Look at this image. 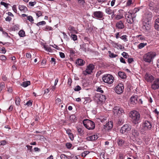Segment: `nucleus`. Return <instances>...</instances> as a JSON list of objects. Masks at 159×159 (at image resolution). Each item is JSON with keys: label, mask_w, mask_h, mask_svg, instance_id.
I'll use <instances>...</instances> for the list:
<instances>
[{"label": "nucleus", "mask_w": 159, "mask_h": 159, "mask_svg": "<svg viewBox=\"0 0 159 159\" xmlns=\"http://www.w3.org/2000/svg\"><path fill=\"white\" fill-rule=\"evenodd\" d=\"M56 102L57 103H58L59 104H60L61 102V100L60 98H57L56 100Z\"/></svg>", "instance_id": "obj_59"}, {"label": "nucleus", "mask_w": 159, "mask_h": 159, "mask_svg": "<svg viewBox=\"0 0 159 159\" xmlns=\"http://www.w3.org/2000/svg\"><path fill=\"white\" fill-rule=\"evenodd\" d=\"M30 81H27L26 82H24L23 84L21 85L24 87H26L28 85H30Z\"/></svg>", "instance_id": "obj_31"}, {"label": "nucleus", "mask_w": 159, "mask_h": 159, "mask_svg": "<svg viewBox=\"0 0 159 159\" xmlns=\"http://www.w3.org/2000/svg\"><path fill=\"white\" fill-rule=\"evenodd\" d=\"M26 147H27L28 149L30 151V152L32 151V146H29V145H27Z\"/></svg>", "instance_id": "obj_58"}, {"label": "nucleus", "mask_w": 159, "mask_h": 159, "mask_svg": "<svg viewBox=\"0 0 159 159\" xmlns=\"http://www.w3.org/2000/svg\"><path fill=\"white\" fill-rule=\"evenodd\" d=\"M145 78L146 81L150 82L153 80L154 79V77L152 75L147 73H146L145 75Z\"/></svg>", "instance_id": "obj_15"}, {"label": "nucleus", "mask_w": 159, "mask_h": 159, "mask_svg": "<svg viewBox=\"0 0 159 159\" xmlns=\"http://www.w3.org/2000/svg\"><path fill=\"white\" fill-rule=\"evenodd\" d=\"M124 89L123 84H120L116 87L115 91L117 94H120L123 92Z\"/></svg>", "instance_id": "obj_8"}, {"label": "nucleus", "mask_w": 159, "mask_h": 159, "mask_svg": "<svg viewBox=\"0 0 159 159\" xmlns=\"http://www.w3.org/2000/svg\"><path fill=\"white\" fill-rule=\"evenodd\" d=\"M20 98L17 97L16 98V104L18 106L20 104Z\"/></svg>", "instance_id": "obj_37"}, {"label": "nucleus", "mask_w": 159, "mask_h": 159, "mask_svg": "<svg viewBox=\"0 0 159 159\" xmlns=\"http://www.w3.org/2000/svg\"><path fill=\"white\" fill-rule=\"evenodd\" d=\"M72 83V80L70 78H69L68 79V84L69 86L71 85V84Z\"/></svg>", "instance_id": "obj_57"}, {"label": "nucleus", "mask_w": 159, "mask_h": 159, "mask_svg": "<svg viewBox=\"0 0 159 159\" xmlns=\"http://www.w3.org/2000/svg\"><path fill=\"white\" fill-rule=\"evenodd\" d=\"M1 4L3 5L5 7L7 8L8 6L9 5L8 3H7L5 2H1Z\"/></svg>", "instance_id": "obj_47"}, {"label": "nucleus", "mask_w": 159, "mask_h": 159, "mask_svg": "<svg viewBox=\"0 0 159 159\" xmlns=\"http://www.w3.org/2000/svg\"><path fill=\"white\" fill-rule=\"evenodd\" d=\"M89 153V152L88 151H84L81 153V156L82 157H85Z\"/></svg>", "instance_id": "obj_36"}, {"label": "nucleus", "mask_w": 159, "mask_h": 159, "mask_svg": "<svg viewBox=\"0 0 159 159\" xmlns=\"http://www.w3.org/2000/svg\"><path fill=\"white\" fill-rule=\"evenodd\" d=\"M1 145H4L6 143V141L5 140H2L0 142Z\"/></svg>", "instance_id": "obj_60"}, {"label": "nucleus", "mask_w": 159, "mask_h": 159, "mask_svg": "<svg viewBox=\"0 0 159 159\" xmlns=\"http://www.w3.org/2000/svg\"><path fill=\"white\" fill-rule=\"evenodd\" d=\"M94 68V65L91 64H90L87 66L85 72L87 74H90L92 72Z\"/></svg>", "instance_id": "obj_13"}, {"label": "nucleus", "mask_w": 159, "mask_h": 159, "mask_svg": "<svg viewBox=\"0 0 159 159\" xmlns=\"http://www.w3.org/2000/svg\"><path fill=\"white\" fill-rule=\"evenodd\" d=\"M125 140L121 139L118 138L117 139V143L119 146H122L125 143Z\"/></svg>", "instance_id": "obj_22"}, {"label": "nucleus", "mask_w": 159, "mask_h": 159, "mask_svg": "<svg viewBox=\"0 0 159 159\" xmlns=\"http://www.w3.org/2000/svg\"><path fill=\"white\" fill-rule=\"evenodd\" d=\"M59 55L60 57L62 58H64L65 57V55L62 52H60Z\"/></svg>", "instance_id": "obj_54"}, {"label": "nucleus", "mask_w": 159, "mask_h": 159, "mask_svg": "<svg viewBox=\"0 0 159 159\" xmlns=\"http://www.w3.org/2000/svg\"><path fill=\"white\" fill-rule=\"evenodd\" d=\"M125 19L127 22L129 24H132L133 23V20L131 19V13L129 12H126L125 15Z\"/></svg>", "instance_id": "obj_11"}, {"label": "nucleus", "mask_w": 159, "mask_h": 159, "mask_svg": "<svg viewBox=\"0 0 159 159\" xmlns=\"http://www.w3.org/2000/svg\"><path fill=\"white\" fill-rule=\"evenodd\" d=\"M123 17V16L122 15H117L116 16L115 18L117 20H119L122 18Z\"/></svg>", "instance_id": "obj_48"}, {"label": "nucleus", "mask_w": 159, "mask_h": 159, "mask_svg": "<svg viewBox=\"0 0 159 159\" xmlns=\"http://www.w3.org/2000/svg\"><path fill=\"white\" fill-rule=\"evenodd\" d=\"M143 29L146 30V31L150 29V26L146 23H143Z\"/></svg>", "instance_id": "obj_25"}, {"label": "nucleus", "mask_w": 159, "mask_h": 159, "mask_svg": "<svg viewBox=\"0 0 159 159\" xmlns=\"http://www.w3.org/2000/svg\"><path fill=\"white\" fill-rule=\"evenodd\" d=\"M118 75L122 79H124L126 77V75L124 72L121 71H119L118 73Z\"/></svg>", "instance_id": "obj_24"}, {"label": "nucleus", "mask_w": 159, "mask_h": 159, "mask_svg": "<svg viewBox=\"0 0 159 159\" xmlns=\"http://www.w3.org/2000/svg\"><path fill=\"white\" fill-rule=\"evenodd\" d=\"M94 99L97 102L98 104H100L105 102L106 98L105 95L97 93L95 94L94 97Z\"/></svg>", "instance_id": "obj_4"}, {"label": "nucleus", "mask_w": 159, "mask_h": 159, "mask_svg": "<svg viewBox=\"0 0 159 159\" xmlns=\"http://www.w3.org/2000/svg\"><path fill=\"white\" fill-rule=\"evenodd\" d=\"M108 53L109 54V56L111 58H114L116 57L117 55L116 54H114L113 53H111V51H108Z\"/></svg>", "instance_id": "obj_35"}, {"label": "nucleus", "mask_w": 159, "mask_h": 159, "mask_svg": "<svg viewBox=\"0 0 159 159\" xmlns=\"http://www.w3.org/2000/svg\"><path fill=\"white\" fill-rule=\"evenodd\" d=\"M126 37L127 36L126 35H123L121 37H120V38L121 39L124 40L125 41H126L127 40Z\"/></svg>", "instance_id": "obj_51"}, {"label": "nucleus", "mask_w": 159, "mask_h": 159, "mask_svg": "<svg viewBox=\"0 0 159 159\" xmlns=\"http://www.w3.org/2000/svg\"><path fill=\"white\" fill-rule=\"evenodd\" d=\"M32 105V103L30 100L28 101L26 103V105L28 106H31Z\"/></svg>", "instance_id": "obj_56"}, {"label": "nucleus", "mask_w": 159, "mask_h": 159, "mask_svg": "<svg viewBox=\"0 0 159 159\" xmlns=\"http://www.w3.org/2000/svg\"><path fill=\"white\" fill-rule=\"evenodd\" d=\"M11 20V18L9 16H7L5 19L6 21H10Z\"/></svg>", "instance_id": "obj_64"}, {"label": "nucleus", "mask_w": 159, "mask_h": 159, "mask_svg": "<svg viewBox=\"0 0 159 159\" xmlns=\"http://www.w3.org/2000/svg\"><path fill=\"white\" fill-rule=\"evenodd\" d=\"M12 9L15 12H17V10L16 8V5H14L12 7Z\"/></svg>", "instance_id": "obj_52"}, {"label": "nucleus", "mask_w": 159, "mask_h": 159, "mask_svg": "<svg viewBox=\"0 0 159 159\" xmlns=\"http://www.w3.org/2000/svg\"><path fill=\"white\" fill-rule=\"evenodd\" d=\"M61 159H68L67 157L64 154H61L60 156Z\"/></svg>", "instance_id": "obj_46"}, {"label": "nucleus", "mask_w": 159, "mask_h": 159, "mask_svg": "<svg viewBox=\"0 0 159 159\" xmlns=\"http://www.w3.org/2000/svg\"><path fill=\"white\" fill-rule=\"evenodd\" d=\"M71 37L74 41H75L77 40V36L75 34H71Z\"/></svg>", "instance_id": "obj_40"}, {"label": "nucleus", "mask_w": 159, "mask_h": 159, "mask_svg": "<svg viewBox=\"0 0 159 159\" xmlns=\"http://www.w3.org/2000/svg\"><path fill=\"white\" fill-rule=\"evenodd\" d=\"M144 17L147 20L148 22L152 19V13L150 12H147L144 14Z\"/></svg>", "instance_id": "obj_17"}, {"label": "nucleus", "mask_w": 159, "mask_h": 159, "mask_svg": "<svg viewBox=\"0 0 159 159\" xmlns=\"http://www.w3.org/2000/svg\"><path fill=\"white\" fill-rule=\"evenodd\" d=\"M85 63V61L81 59L78 58L76 61V64L79 66H83Z\"/></svg>", "instance_id": "obj_18"}, {"label": "nucleus", "mask_w": 159, "mask_h": 159, "mask_svg": "<svg viewBox=\"0 0 159 159\" xmlns=\"http://www.w3.org/2000/svg\"><path fill=\"white\" fill-rule=\"evenodd\" d=\"M44 49L47 51L51 52L52 50L50 46L47 45H44L43 46Z\"/></svg>", "instance_id": "obj_29"}, {"label": "nucleus", "mask_w": 159, "mask_h": 159, "mask_svg": "<svg viewBox=\"0 0 159 159\" xmlns=\"http://www.w3.org/2000/svg\"><path fill=\"white\" fill-rule=\"evenodd\" d=\"M69 30L71 31V33H77V31L76 30H75V28L72 26H70L68 28Z\"/></svg>", "instance_id": "obj_30"}, {"label": "nucleus", "mask_w": 159, "mask_h": 159, "mask_svg": "<svg viewBox=\"0 0 159 159\" xmlns=\"http://www.w3.org/2000/svg\"><path fill=\"white\" fill-rule=\"evenodd\" d=\"M105 11L106 13L108 14H112V15H113L114 14V11H113L112 10L109 8H107L106 9Z\"/></svg>", "instance_id": "obj_27"}, {"label": "nucleus", "mask_w": 159, "mask_h": 159, "mask_svg": "<svg viewBox=\"0 0 159 159\" xmlns=\"http://www.w3.org/2000/svg\"><path fill=\"white\" fill-rule=\"evenodd\" d=\"M146 45V43H140L138 46L139 48L141 49L144 47Z\"/></svg>", "instance_id": "obj_39"}, {"label": "nucleus", "mask_w": 159, "mask_h": 159, "mask_svg": "<svg viewBox=\"0 0 159 159\" xmlns=\"http://www.w3.org/2000/svg\"><path fill=\"white\" fill-rule=\"evenodd\" d=\"M36 15L38 17H39L41 16L42 15V13L40 11H37V12L36 13Z\"/></svg>", "instance_id": "obj_53"}, {"label": "nucleus", "mask_w": 159, "mask_h": 159, "mask_svg": "<svg viewBox=\"0 0 159 159\" xmlns=\"http://www.w3.org/2000/svg\"><path fill=\"white\" fill-rule=\"evenodd\" d=\"M132 1L131 0H128L127 2L126 5L127 6H129L132 3Z\"/></svg>", "instance_id": "obj_62"}, {"label": "nucleus", "mask_w": 159, "mask_h": 159, "mask_svg": "<svg viewBox=\"0 0 159 159\" xmlns=\"http://www.w3.org/2000/svg\"><path fill=\"white\" fill-rule=\"evenodd\" d=\"M116 27L119 29H122L124 27V24L122 21H120L116 24Z\"/></svg>", "instance_id": "obj_21"}, {"label": "nucleus", "mask_w": 159, "mask_h": 159, "mask_svg": "<svg viewBox=\"0 0 159 159\" xmlns=\"http://www.w3.org/2000/svg\"><path fill=\"white\" fill-rule=\"evenodd\" d=\"M6 57L4 55H1L0 56V59L2 61H5L6 60Z\"/></svg>", "instance_id": "obj_44"}, {"label": "nucleus", "mask_w": 159, "mask_h": 159, "mask_svg": "<svg viewBox=\"0 0 159 159\" xmlns=\"http://www.w3.org/2000/svg\"><path fill=\"white\" fill-rule=\"evenodd\" d=\"M154 27L155 29L158 30L159 28V24L156 23H155Z\"/></svg>", "instance_id": "obj_61"}, {"label": "nucleus", "mask_w": 159, "mask_h": 159, "mask_svg": "<svg viewBox=\"0 0 159 159\" xmlns=\"http://www.w3.org/2000/svg\"><path fill=\"white\" fill-rule=\"evenodd\" d=\"M114 113L117 116H120L124 114V110L122 108H119L118 107H115L113 110Z\"/></svg>", "instance_id": "obj_10"}, {"label": "nucleus", "mask_w": 159, "mask_h": 159, "mask_svg": "<svg viewBox=\"0 0 159 159\" xmlns=\"http://www.w3.org/2000/svg\"><path fill=\"white\" fill-rule=\"evenodd\" d=\"M77 129L78 132L80 135H82L83 134V130L81 128L79 127H77Z\"/></svg>", "instance_id": "obj_33"}, {"label": "nucleus", "mask_w": 159, "mask_h": 159, "mask_svg": "<svg viewBox=\"0 0 159 159\" xmlns=\"http://www.w3.org/2000/svg\"><path fill=\"white\" fill-rule=\"evenodd\" d=\"M129 116L134 124L136 125L140 122L141 120L140 115L137 111L135 110L130 111Z\"/></svg>", "instance_id": "obj_1"}, {"label": "nucleus", "mask_w": 159, "mask_h": 159, "mask_svg": "<svg viewBox=\"0 0 159 159\" xmlns=\"http://www.w3.org/2000/svg\"><path fill=\"white\" fill-rule=\"evenodd\" d=\"M5 87L4 84L3 82H2L0 85V92H1L2 89Z\"/></svg>", "instance_id": "obj_42"}, {"label": "nucleus", "mask_w": 159, "mask_h": 159, "mask_svg": "<svg viewBox=\"0 0 159 159\" xmlns=\"http://www.w3.org/2000/svg\"><path fill=\"white\" fill-rule=\"evenodd\" d=\"M102 79L104 82L108 84L112 83L114 80L113 76L110 74L105 75L102 77Z\"/></svg>", "instance_id": "obj_5"}, {"label": "nucleus", "mask_w": 159, "mask_h": 159, "mask_svg": "<svg viewBox=\"0 0 159 159\" xmlns=\"http://www.w3.org/2000/svg\"><path fill=\"white\" fill-rule=\"evenodd\" d=\"M69 120L72 122H75L77 118L75 115H72L70 116Z\"/></svg>", "instance_id": "obj_26"}, {"label": "nucleus", "mask_w": 159, "mask_h": 159, "mask_svg": "<svg viewBox=\"0 0 159 159\" xmlns=\"http://www.w3.org/2000/svg\"><path fill=\"white\" fill-rule=\"evenodd\" d=\"M128 62L129 63H131L134 60L133 58H129L128 59Z\"/></svg>", "instance_id": "obj_63"}, {"label": "nucleus", "mask_w": 159, "mask_h": 159, "mask_svg": "<svg viewBox=\"0 0 159 159\" xmlns=\"http://www.w3.org/2000/svg\"><path fill=\"white\" fill-rule=\"evenodd\" d=\"M78 4L81 6L84 7L85 4V0H77Z\"/></svg>", "instance_id": "obj_28"}, {"label": "nucleus", "mask_w": 159, "mask_h": 159, "mask_svg": "<svg viewBox=\"0 0 159 159\" xmlns=\"http://www.w3.org/2000/svg\"><path fill=\"white\" fill-rule=\"evenodd\" d=\"M122 55L123 57L125 58H127L129 57V55L128 53L125 52H123L122 53Z\"/></svg>", "instance_id": "obj_41"}, {"label": "nucleus", "mask_w": 159, "mask_h": 159, "mask_svg": "<svg viewBox=\"0 0 159 159\" xmlns=\"http://www.w3.org/2000/svg\"><path fill=\"white\" fill-rule=\"evenodd\" d=\"M19 35L21 37H23L25 36V32L23 30H20L18 33Z\"/></svg>", "instance_id": "obj_34"}, {"label": "nucleus", "mask_w": 159, "mask_h": 159, "mask_svg": "<svg viewBox=\"0 0 159 159\" xmlns=\"http://www.w3.org/2000/svg\"><path fill=\"white\" fill-rule=\"evenodd\" d=\"M94 16L98 19H101L104 16L103 13L101 11H96L93 13Z\"/></svg>", "instance_id": "obj_14"}, {"label": "nucleus", "mask_w": 159, "mask_h": 159, "mask_svg": "<svg viewBox=\"0 0 159 159\" xmlns=\"http://www.w3.org/2000/svg\"><path fill=\"white\" fill-rule=\"evenodd\" d=\"M72 144L69 143H67L66 144V146L68 149H70L72 146Z\"/></svg>", "instance_id": "obj_50"}, {"label": "nucleus", "mask_w": 159, "mask_h": 159, "mask_svg": "<svg viewBox=\"0 0 159 159\" xmlns=\"http://www.w3.org/2000/svg\"><path fill=\"white\" fill-rule=\"evenodd\" d=\"M130 100L131 103L133 104L136 103L138 102L137 96L131 97L130 98Z\"/></svg>", "instance_id": "obj_19"}, {"label": "nucleus", "mask_w": 159, "mask_h": 159, "mask_svg": "<svg viewBox=\"0 0 159 159\" xmlns=\"http://www.w3.org/2000/svg\"><path fill=\"white\" fill-rule=\"evenodd\" d=\"M142 127L144 130H150L152 127V125L150 122L145 121L142 124Z\"/></svg>", "instance_id": "obj_9"}, {"label": "nucleus", "mask_w": 159, "mask_h": 159, "mask_svg": "<svg viewBox=\"0 0 159 159\" xmlns=\"http://www.w3.org/2000/svg\"><path fill=\"white\" fill-rule=\"evenodd\" d=\"M84 126L89 130H92L95 128L94 123L92 121L88 120H84L83 122Z\"/></svg>", "instance_id": "obj_3"}, {"label": "nucleus", "mask_w": 159, "mask_h": 159, "mask_svg": "<svg viewBox=\"0 0 159 159\" xmlns=\"http://www.w3.org/2000/svg\"><path fill=\"white\" fill-rule=\"evenodd\" d=\"M131 126L126 124L123 125L121 127L120 131L121 134H126L130 131L131 129Z\"/></svg>", "instance_id": "obj_6"}, {"label": "nucleus", "mask_w": 159, "mask_h": 159, "mask_svg": "<svg viewBox=\"0 0 159 159\" xmlns=\"http://www.w3.org/2000/svg\"><path fill=\"white\" fill-rule=\"evenodd\" d=\"M139 135V133L138 130L135 129H133L130 134V137L133 140H135Z\"/></svg>", "instance_id": "obj_7"}, {"label": "nucleus", "mask_w": 159, "mask_h": 159, "mask_svg": "<svg viewBox=\"0 0 159 159\" xmlns=\"http://www.w3.org/2000/svg\"><path fill=\"white\" fill-rule=\"evenodd\" d=\"M120 61L122 63H124L125 64L126 63L125 59H124L122 57H121L120 58Z\"/></svg>", "instance_id": "obj_55"}, {"label": "nucleus", "mask_w": 159, "mask_h": 159, "mask_svg": "<svg viewBox=\"0 0 159 159\" xmlns=\"http://www.w3.org/2000/svg\"><path fill=\"white\" fill-rule=\"evenodd\" d=\"M27 18L28 20L31 22H32L34 20L33 17L30 16H27Z\"/></svg>", "instance_id": "obj_43"}, {"label": "nucleus", "mask_w": 159, "mask_h": 159, "mask_svg": "<svg viewBox=\"0 0 159 159\" xmlns=\"http://www.w3.org/2000/svg\"><path fill=\"white\" fill-rule=\"evenodd\" d=\"M19 8L20 11H23V12H25L28 10L27 8L24 6L19 5Z\"/></svg>", "instance_id": "obj_23"}, {"label": "nucleus", "mask_w": 159, "mask_h": 159, "mask_svg": "<svg viewBox=\"0 0 159 159\" xmlns=\"http://www.w3.org/2000/svg\"><path fill=\"white\" fill-rule=\"evenodd\" d=\"M98 137L96 135H93L89 136L87 138V139L89 141H94L98 139Z\"/></svg>", "instance_id": "obj_20"}, {"label": "nucleus", "mask_w": 159, "mask_h": 159, "mask_svg": "<svg viewBox=\"0 0 159 159\" xmlns=\"http://www.w3.org/2000/svg\"><path fill=\"white\" fill-rule=\"evenodd\" d=\"M154 3L153 2H150L149 4V8L152 10H154Z\"/></svg>", "instance_id": "obj_32"}, {"label": "nucleus", "mask_w": 159, "mask_h": 159, "mask_svg": "<svg viewBox=\"0 0 159 159\" xmlns=\"http://www.w3.org/2000/svg\"><path fill=\"white\" fill-rule=\"evenodd\" d=\"M113 127L112 122L111 121L109 122L104 125V129L107 130L111 129Z\"/></svg>", "instance_id": "obj_16"}, {"label": "nucleus", "mask_w": 159, "mask_h": 159, "mask_svg": "<svg viewBox=\"0 0 159 159\" xmlns=\"http://www.w3.org/2000/svg\"><path fill=\"white\" fill-rule=\"evenodd\" d=\"M81 88L80 86L79 85H77L76 86L75 88L74 89V90L75 91H79L81 90Z\"/></svg>", "instance_id": "obj_49"}, {"label": "nucleus", "mask_w": 159, "mask_h": 159, "mask_svg": "<svg viewBox=\"0 0 159 159\" xmlns=\"http://www.w3.org/2000/svg\"><path fill=\"white\" fill-rule=\"evenodd\" d=\"M156 56V53L155 52H150L144 55L143 56V59L144 61L146 62L150 63L153 58Z\"/></svg>", "instance_id": "obj_2"}, {"label": "nucleus", "mask_w": 159, "mask_h": 159, "mask_svg": "<svg viewBox=\"0 0 159 159\" xmlns=\"http://www.w3.org/2000/svg\"><path fill=\"white\" fill-rule=\"evenodd\" d=\"M131 19L133 20L134 22V18H135L136 15L135 14V13H131Z\"/></svg>", "instance_id": "obj_45"}, {"label": "nucleus", "mask_w": 159, "mask_h": 159, "mask_svg": "<svg viewBox=\"0 0 159 159\" xmlns=\"http://www.w3.org/2000/svg\"><path fill=\"white\" fill-rule=\"evenodd\" d=\"M151 88L154 90H156L159 88V78L156 79L151 85Z\"/></svg>", "instance_id": "obj_12"}, {"label": "nucleus", "mask_w": 159, "mask_h": 159, "mask_svg": "<svg viewBox=\"0 0 159 159\" xmlns=\"http://www.w3.org/2000/svg\"><path fill=\"white\" fill-rule=\"evenodd\" d=\"M46 22L45 21H43L38 22L37 24L36 25L38 26H39L41 25H45L46 24Z\"/></svg>", "instance_id": "obj_38"}]
</instances>
